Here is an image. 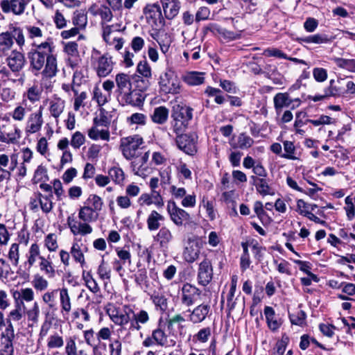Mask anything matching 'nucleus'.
<instances>
[{
	"label": "nucleus",
	"instance_id": "54",
	"mask_svg": "<svg viewBox=\"0 0 355 355\" xmlns=\"http://www.w3.org/2000/svg\"><path fill=\"white\" fill-rule=\"evenodd\" d=\"M300 42H304L306 44H322L327 43L328 42V39L326 36L315 34L313 35H309L307 37H304L298 39Z\"/></svg>",
	"mask_w": 355,
	"mask_h": 355
},
{
	"label": "nucleus",
	"instance_id": "12",
	"mask_svg": "<svg viewBox=\"0 0 355 355\" xmlns=\"http://www.w3.org/2000/svg\"><path fill=\"white\" fill-rule=\"evenodd\" d=\"M142 345L146 347H150L154 345L167 347L171 345L168 344L167 335L160 327L154 329L151 336L146 337L143 340Z\"/></svg>",
	"mask_w": 355,
	"mask_h": 355
},
{
	"label": "nucleus",
	"instance_id": "62",
	"mask_svg": "<svg viewBox=\"0 0 355 355\" xmlns=\"http://www.w3.org/2000/svg\"><path fill=\"white\" fill-rule=\"evenodd\" d=\"M83 279L85 282L88 289L93 293H97L100 291V288L96 281L93 278L92 275L88 272L86 275H83Z\"/></svg>",
	"mask_w": 355,
	"mask_h": 355
},
{
	"label": "nucleus",
	"instance_id": "49",
	"mask_svg": "<svg viewBox=\"0 0 355 355\" xmlns=\"http://www.w3.org/2000/svg\"><path fill=\"white\" fill-rule=\"evenodd\" d=\"M150 300L157 308L162 311H165L168 307L167 298L165 295L159 293H154L151 295Z\"/></svg>",
	"mask_w": 355,
	"mask_h": 355
},
{
	"label": "nucleus",
	"instance_id": "26",
	"mask_svg": "<svg viewBox=\"0 0 355 355\" xmlns=\"http://www.w3.org/2000/svg\"><path fill=\"white\" fill-rule=\"evenodd\" d=\"M94 208L90 206H84L82 207L78 214L80 220L84 222L90 223L96 218V214L94 209H101L102 203L101 201H94L93 203Z\"/></svg>",
	"mask_w": 355,
	"mask_h": 355
},
{
	"label": "nucleus",
	"instance_id": "23",
	"mask_svg": "<svg viewBox=\"0 0 355 355\" xmlns=\"http://www.w3.org/2000/svg\"><path fill=\"white\" fill-rule=\"evenodd\" d=\"M190 312L189 320L193 324L203 322L211 311V307L209 304H201L196 306Z\"/></svg>",
	"mask_w": 355,
	"mask_h": 355
},
{
	"label": "nucleus",
	"instance_id": "36",
	"mask_svg": "<svg viewBox=\"0 0 355 355\" xmlns=\"http://www.w3.org/2000/svg\"><path fill=\"white\" fill-rule=\"evenodd\" d=\"M254 144V139L246 133L239 135L236 141L231 142L230 146L234 148L247 149L250 148Z\"/></svg>",
	"mask_w": 355,
	"mask_h": 355
},
{
	"label": "nucleus",
	"instance_id": "6",
	"mask_svg": "<svg viewBox=\"0 0 355 355\" xmlns=\"http://www.w3.org/2000/svg\"><path fill=\"white\" fill-rule=\"evenodd\" d=\"M15 338L13 325H7L0 334V355H14L13 341Z\"/></svg>",
	"mask_w": 355,
	"mask_h": 355
},
{
	"label": "nucleus",
	"instance_id": "31",
	"mask_svg": "<svg viewBox=\"0 0 355 355\" xmlns=\"http://www.w3.org/2000/svg\"><path fill=\"white\" fill-rule=\"evenodd\" d=\"M26 306L21 302L15 303L14 309L8 314L7 324H12V322H18L24 318Z\"/></svg>",
	"mask_w": 355,
	"mask_h": 355
},
{
	"label": "nucleus",
	"instance_id": "55",
	"mask_svg": "<svg viewBox=\"0 0 355 355\" xmlns=\"http://www.w3.org/2000/svg\"><path fill=\"white\" fill-rule=\"evenodd\" d=\"M283 144L285 153L281 155L282 157L291 160L297 159V157L295 156V148L293 143L292 141H285Z\"/></svg>",
	"mask_w": 355,
	"mask_h": 355
},
{
	"label": "nucleus",
	"instance_id": "63",
	"mask_svg": "<svg viewBox=\"0 0 355 355\" xmlns=\"http://www.w3.org/2000/svg\"><path fill=\"white\" fill-rule=\"evenodd\" d=\"M109 176L117 184L123 182L125 178L123 170L119 167H113L109 170Z\"/></svg>",
	"mask_w": 355,
	"mask_h": 355
},
{
	"label": "nucleus",
	"instance_id": "38",
	"mask_svg": "<svg viewBox=\"0 0 355 355\" xmlns=\"http://www.w3.org/2000/svg\"><path fill=\"white\" fill-rule=\"evenodd\" d=\"M183 80L189 85H200L205 81V73L198 71H190L183 76Z\"/></svg>",
	"mask_w": 355,
	"mask_h": 355
},
{
	"label": "nucleus",
	"instance_id": "33",
	"mask_svg": "<svg viewBox=\"0 0 355 355\" xmlns=\"http://www.w3.org/2000/svg\"><path fill=\"white\" fill-rule=\"evenodd\" d=\"M13 45V36L10 33L6 31L0 33V55H7Z\"/></svg>",
	"mask_w": 355,
	"mask_h": 355
},
{
	"label": "nucleus",
	"instance_id": "3",
	"mask_svg": "<svg viewBox=\"0 0 355 355\" xmlns=\"http://www.w3.org/2000/svg\"><path fill=\"white\" fill-rule=\"evenodd\" d=\"M107 313L116 325L124 327L130 322L129 329L132 331H140L150 321L149 313L146 310L135 313L130 305H123L121 309L110 308Z\"/></svg>",
	"mask_w": 355,
	"mask_h": 355
},
{
	"label": "nucleus",
	"instance_id": "27",
	"mask_svg": "<svg viewBox=\"0 0 355 355\" xmlns=\"http://www.w3.org/2000/svg\"><path fill=\"white\" fill-rule=\"evenodd\" d=\"M20 138L21 130L16 125H14L8 132H0V141L6 144H17L19 142Z\"/></svg>",
	"mask_w": 355,
	"mask_h": 355
},
{
	"label": "nucleus",
	"instance_id": "39",
	"mask_svg": "<svg viewBox=\"0 0 355 355\" xmlns=\"http://www.w3.org/2000/svg\"><path fill=\"white\" fill-rule=\"evenodd\" d=\"M39 266L40 270L44 272L49 277H53L55 276V270L53 266L50 254H49L47 257L42 256V258H40Z\"/></svg>",
	"mask_w": 355,
	"mask_h": 355
},
{
	"label": "nucleus",
	"instance_id": "32",
	"mask_svg": "<svg viewBox=\"0 0 355 355\" xmlns=\"http://www.w3.org/2000/svg\"><path fill=\"white\" fill-rule=\"evenodd\" d=\"M12 297L15 300V303L21 302H31L34 300L35 294L34 291L31 288H21L17 291H15L12 293Z\"/></svg>",
	"mask_w": 355,
	"mask_h": 355
},
{
	"label": "nucleus",
	"instance_id": "18",
	"mask_svg": "<svg viewBox=\"0 0 355 355\" xmlns=\"http://www.w3.org/2000/svg\"><path fill=\"white\" fill-rule=\"evenodd\" d=\"M87 252V247L81 241V239H75L70 248V254L75 262L82 267L85 264V254Z\"/></svg>",
	"mask_w": 355,
	"mask_h": 355
},
{
	"label": "nucleus",
	"instance_id": "10",
	"mask_svg": "<svg viewBox=\"0 0 355 355\" xmlns=\"http://www.w3.org/2000/svg\"><path fill=\"white\" fill-rule=\"evenodd\" d=\"M146 21L151 27H157L162 21V10L157 3H148L143 8Z\"/></svg>",
	"mask_w": 355,
	"mask_h": 355
},
{
	"label": "nucleus",
	"instance_id": "61",
	"mask_svg": "<svg viewBox=\"0 0 355 355\" xmlns=\"http://www.w3.org/2000/svg\"><path fill=\"white\" fill-rule=\"evenodd\" d=\"M324 96L329 98L340 96L342 93V90L335 85V80L331 79L329 81V87L324 89Z\"/></svg>",
	"mask_w": 355,
	"mask_h": 355
},
{
	"label": "nucleus",
	"instance_id": "9",
	"mask_svg": "<svg viewBox=\"0 0 355 355\" xmlns=\"http://www.w3.org/2000/svg\"><path fill=\"white\" fill-rule=\"evenodd\" d=\"M148 158L149 151H146L140 156L132 159L131 168L135 175L145 178L151 173L152 169L148 164Z\"/></svg>",
	"mask_w": 355,
	"mask_h": 355
},
{
	"label": "nucleus",
	"instance_id": "51",
	"mask_svg": "<svg viewBox=\"0 0 355 355\" xmlns=\"http://www.w3.org/2000/svg\"><path fill=\"white\" fill-rule=\"evenodd\" d=\"M44 243L49 252H55L58 248V238L55 234L51 233L46 235Z\"/></svg>",
	"mask_w": 355,
	"mask_h": 355
},
{
	"label": "nucleus",
	"instance_id": "64",
	"mask_svg": "<svg viewBox=\"0 0 355 355\" xmlns=\"http://www.w3.org/2000/svg\"><path fill=\"white\" fill-rule=\"evenodd\" d=\"M8 258L11 261L13 266H17L19 260V245L13 243L11 245L9 252Z\"/></svg>",
	"mask_w": 355,
	"mask_h": 355
},
{
	"label": "nucleus",
	"instance_id": "25",
	"mask_svg": "<svg viewBox=\"0 0 355 355\" xmlns=\"http://www.w3.org/2000/svg\"><path fill=\"white\" fill-rule=\"evenodd\" d=\"M160 2L166 19H172L178 15L180 9L179 0H160Z\"/></svg>",
	"mask_w": 355,
	"mask_h": 355
},
{
	"label": "nucleus",
	"instance_id": "41",
	"mask_svg": "<svg viewBox=\"0 0 355 355\" xmlns=\"http://www.w3.org/2000/svg\"><path fill=\"white\" fill-rule=\"evenodd\" d=\"M40 314V309L39 304L35 302L33 306L26 311L29 327L37 325L39 322V317Z\"/></svg>",
	"mask_w": 355,
	"mask_h": 355
},
{
	"label": "nucleus",
	"instance_id": "13",
	"mask_svg": "<svg viewBox=\"0 0 355 355\" xmlns=\"http://www.w3.org/2000/svg\"><path fill=\"white\" fill-rule=\"evenodd\" d=\"M42 110L40 107L38 110L29 114L25 125V132L27 135L36 133L41 130L44 123Z\"/></svg>",
	"mask_w": 355,
	"mask_h": 355
},
{
	"label": "nucleus",
	"instance_id": "59",
	"mask_svg": "<svg viewBox=\"0 0 355 355\" xmlns=\"http://www.w3.org/2000/svg\"><path fill=\"white\" fill-rule=\"evenodd\" d=\"M255 187L257 191L263 196L266 195H272L274 193L272 189L269 187L266 178H261V180L259 181L258 184Z\"/></svg>",
	"mask_w": 355,
	"mask_h": 355
},
{
	"label": "nucleus",
	"instance_id": "19",
	"mask_svg": "<svg viewBox=\"0 0 355 355\" xmlns=\"http://www.w3.org/2000/svg\"><path fill=\"white\" fill-rule=\"evenodd\" d=\"M94 67L96 73L99 77H105L109 75L113 69V62L111 56L105 54L99 57L95 64Z\"/></svg>",
	"mask_w": 355,
	"mask_h": 355
},
{
	"label": "nucleus",
	"instance_id": "21",
	"mask_svg": "<svg viewBox=\"0 0 355 355\" xmlns=\"http://www.w3.org/2000/svg\"><path fill=\"white\" fill-rule=\"evenodd\" d=\"M274 108L277 115H280L284 108L291 107L292 98L287 92H279L273 97Z\"/></svg>",
	"mask_w": 355,
	"mask_h": 355
},
{
	"label": "nucleus",
	"instance_id": "2",
	"mask_svg": "<svg viewBox=\"0 0 355 355\" xmlns=\"http://www.w3.org/2000/svg\"><path fill=\"white\" fill-rule=\"evenodd\" d=\"M33 46L35 48L28 53L31 71L35 76L41 74L42 80L55 77L58 71V61L51 40L48 38L40 44L34 42Z\"/></svg>",
	"mask_w": 355,
	"mask_h": 355
},
{
	"label": "nucleus",
	"instance_id": "42",
	"mask_svg": "<svg viewBox=\"0 0 355 355\" xmlns=\"http://www.w3.org/2000/svg\"><path fill=\"white\" fill-rule=\"evenodd\" d=\"M76 74V73H74L73 83L71 85V89L76 96L74 99L73 108L76 111H78L81 106H84L83 101L87 98V93L85 92H82L80 94H78L77 87L79 86V85L76 84L75 83Z\"/></svg>",
	"mask_w": 355,
	"mask_h": 355
},
{
	"label": "nucleus",
	"instance_id": "17",
	"mask_svg": "<svg viewBox=\"0 0 355 355\" xmlns=\"http://www.w3.org/2000/svg\"><path fill=\"white\" fill-rule=\"evenodd\" d=\"M213 268L211 261L205 259L199 265L198 272V283L202 286L207 285L212 279Z\"/></svg>",
	"mask_w": 355,
	"mask_h": 355
},
{
	"label": "nucleus",
	"instance_id": "43",
	"mask_svg": "<svg viewBox=\"0 0 355 355\" xmlns=\"http://www.w3.org/2000/svg\"><path fill=\"white\" fill-rule=\"evenodd\" d=\"M103 38L107 44H111L112 39L111 36L117 32H120L122 29L121 28V24H114L112 25L103 24Z\"/></svg>",
	"mask_w": 355,
	"mask_h": 355
},
{
	"label": "nucleus",
	"instance_id": "8",
	"mask_svg": "<svg viewBox=\"0 0 355 355\" xmlns=\"http://www.w3.org/2000/svg\"><path fill=\"white\" fill-rule=\"evenodd\" d=\"M197 138L195 133H182L176 135L175 142L179 149L188 155H193L197 151Z\"/></svg>",
	"mask_w": 355,
	"mask_h": 355
},
{
	"label": "nucleus",
	"instance_id": "4",
	"mask_svg": "<svg viewBox=\"0 0 355 355\" xmlns=\"http://www.w3.org/2000/svg\"><path fill=\"white\" fill-rule=\"evenodd\" d=\"M158 85L160 92L167 94H176L180 90V81L171 68H166L158 77Z\"/></svg>",
	"mask_w": 355,
	"mask_h": 355
},
{
	"label": "nucleus",
	"instance_id": "52",
	"mask_svg": "<svg viewBox=\"0 0 355 355\" xmlns=\"http://www.w3.org/2000/svg\"><path fill=\"white\" fill-rule=\"evenodd\" d=\"M73 24L78 28H84L87 23L86 14L81 10H76L72 18Z\"/></svg>",
	"mask_w": 355,
	"mask_h": 355
},
{
	"label": "nucleus",
	"instance_id": "58",
	"mask_svg": "<svg viewBox=\"0 0 355 355\" xmlns=\"http://www.w3.org/2000/svg\"><path fill=\"white\" fill-rule=\"evenodd\" d=\"M171 127L176 135L183 133L188 128V125L185 124L184 121H180L176 118H171Z\"/></svg>",
	"mask_w": 355,
	"mask_h": 355
},
{
	"label": "nucleus",
	"instance_id": "28",
	"mask_svg": "<svg viewBox=\"0 0 355 355\" xmlns=\"http://www.w3.org/2000/svg\"><path fill=\"white\" fill-rule=\"evenodd\" d=\"M155 240L159 243L162 249L167 250L170 243L173 240V236L168 228L162 227L155 236Z\"/></svg>",
	"mask_w": 355,
	"mask_h": 355
},
{
	"label": "nucleus",
	"instance_id": "15",
	"mask_svg": "<svg viewBox=\"0 0 355 355\" xmlns=\"http://www.w3.org/2000/svg\"><path fill=\"white\" fill-rule=\"evenodd\" d=\"M67 224L73 235L85 236L92 232V227L87 222L78 220L73 215L67 218Z\"/></svg>",
	"mask_w": 355,
	"mask_h": 355
},
{
	"label": "nucleus",
	"instance_id": "35",
	"mask_svg": "<svg viewBox=\"0 0 355 355\" xmlns=\"http://www.w3.org/2000/svg\"><path fill=\"white\" fill-rule=\"evenodd\" d=\"M49 111L52 116L58 119L63 112L65 102L60 97L54 96L49 103Z\"/></svg>",
	"mask_w": 355,
	"mask_h": 355
},
{
	"label": "nucleus",
	"instance_id": "60",
	"mask_svg": "<svg viewBox=\"0 0 355 355\" xmlns=\"http://www.w3.org/2000/svg\"><path fill=\"white\" fill-rule=\"evenodd\" d=\"M211 26L214 28V30L216 31L223 37L227 38L230 40H236V39L239 38V37H240L239 33L228 31L225 28H222L216 24H213V25H211Z\"/></svg>",
	"mask_w": 355,
	"mask_h": 355
},
{
	"label": "nucleus",
	"instance_id": "1",
	"mask_svg": "<svg viewBox=\"0 0 355 355\" xmlns=\"http://www.w3.org/2000/svg\"><path fill=\"white\" fill-rule=\"evenodd\" d=\"M114 94L118 102L123 106L139 107L143 105V92L150 86L148 80L138 75H130L120 72L115 76Z\"/></svg>",
	"mask_w": 355,
	"mask_h": 355
},
{
	"label": "nucleus",
	"instance_id": "20",
	"mask_svg": "<svg viewBox=\"0 0 355 355\" xmlns=\"http://www.w3.org/2000/svg\"><path fill=\"white\" fill-rule=\"evenodd\" d=\"M59 301L60 306V314L62 318L69 320V313L71 311V300L67 288L59 289Z\"/></svg>",
	"mask_w": 355,
	"mask_h": 355
},
{
	"label": "nucleus",
	"instance_id": "56",
	"mask_svg": "<svg viewBox=\"0 0 355 355\" xmlns=\"http://www.w3.org/2000/svg\"><path fill=\"white\" fill-rule=\"evenodd\" d=\"M137 72L141 75V78L149 81L152 76L151 68L146 61L139 62L137 67Z\"/></svg>",
	"mask_w": 355,
	"mask_h": 355
},
{
	"label": "nucleus",
	"instance_id": "48",
	"mask_svg": "<svg viewBox=\"0 0 355 355\" xmlns=\"http://www.w3.org/2000/svg\"><path fill=\"white\" fill-rule=\"evenodd\" d=\"M64 345V340L62 336L58 333L50 335L46 341V347L49 349H60Z\"/></svg>",
	"mask_w": 355,
	"mask_h": 355
},
{
	"label": "nucleus",
	"instance_id": "45",
	"mask_svg": "<svg viewBox=\"0 0 355 355\" xmlns=\"http://www.w3.org/2000/svg\"><path fill=\"white\" fill-rule=\"evenodd\" d=\"M297 211L301 215L304 216H306L313 211L316 214L319 213L318 206L315 204L309 203L307 201H297Z\"/></svg>",
	"mask_w": 355,
	"mask_h": 355
},
{
	"label": "nucleus",
	"instance_id": "57",
	"mask_svg": "<svg viewBox=\"0 0 355 355\" xmlns=\"http://www.w3.org/2000/svg\"><path fill=\"white\" fill-rule=\"evenodd\" d=\"M58 291H59V290H53L51 291L46 292L42 297V301L48 305L50 309H57L55 304V299Z\"/></svg>",
	"mask_w": 355,
	"mask_h": 355
},
{
	"label": "nucleus",
	"instance_id": "14",
	"mask_svg": "<svg viewBox=\"0 0 355 355\" xmlns=\"http://www.w3.org/2000/svg\"><path fill=\"white\" fill-rule=\"evenodd\" d=\"M6 62L10 69L15 72V76H20L21 71L26 64V59L24 55L17 51H12L6 58Z\"/></svg>",
	"mask_w": 355,
	"mask_h": 355
},
{
	"label": "nucleus",
	"instance_id": "24",
	"mask_svg": "<svg viewBox=\"0 0 355 355\" xmlns=\"http://www.w3.org/2000/svg\"><path fill=\"white\" fill-rule=\"evenodd\" d=\"M168 211L171 220L177 225H181L183 220H187L189 218L188 214L183 209L178 207L174 201L168 202Z\"/></svg>",
	"mask_w": 355,
	"mask_h": 355
},
{
	"label": "nucleus",
	"instance_id": "7",
	"mask_svg": "<svg viewBox=\"0 0 355 355\" xmlns=\"http://www.w3.org/2000/svg\"><path fill=\"white\" fill-rule=\"evenodd\" d=\"M180 295L181 304L186 306H191L200 300L201 291L195 286L186 283L183 284Z\"/></svg>",
	"mask_w": 355,
	"mask_h": 355
},
{
	"label": "nucleus",
	"instance_id": "46",
	"mask_svg": "<svg viewBox=\"0 0 355 355\" xmlns=\"http://www.w3.org/2000/svg\"><path fill=\"white\" fill-rule=\"evenodd\" d=\"M332 60L340 69L355 73V59H345L342 58H333Z\"/></svg>",
	"mask_w": 355,
	"mask_h": 355
},
{
	"label": "nucleus",
	"instance_id": "37",
	"mask_svg": "<svg viewBox=\"0 0 355 355\" xmlns=\"http://www.w3.org/2000/svg\"><path fill=\"white\" fill-rule=\"evenodd\" d=\"M43 89L42 87L37 84H34L28 87L26 92L24 94V98H26L32 103H35L40 101Z\"/></svg>",
	"mask_w": 355,
	"mask_h": 355
},
{
	"label": "nucleus",
	"instance_id": "40",
	"mask_svg": "<svg viewBox=\"0 0 355 355\" xmlns=\"http://www.w3.org/2000/svg\"><path fill=\"white\" fill-rule=\"evenodd\" d=\"M168 110L166 107H157L154 110L151 119L157 124H164L168 119Z\"/></svg>",
	"mask_w": 355,
	"mask_h": 355
},
{
	"label": "nucleus",
	"instance_id": "5",
	"mask_svg": "<svg viewBox=\"0 0 355 355\" xmlns=\"http://www.w3.org/2000/svg\"><path fill=\"white\" fill-rule=\"evenodd\" d=\"M143 143L139 135L124 137L121 139L120 149L126 159H132L145 153L141 147Z\"/></svg>",
	"mask_w": 355,
	"mask_h": 355
},
{
	"label": "nucleus",
	"instance_id": "22",
	"mask_svg": "<svg viewBox=\"0 0 355 355\" xmlns=\"http://www.w3.org/2000/svg\"><path fill=\"white\" fill-rule=\"evenodd\" d=\"M193 108L187 105H177L173 106L171 118H176L189 125L193 119Z\"/></svg>",
	"mask_w": 355,
	"mask_h": 355
},
{
	"label": "nucleus",
	"instance_id": "47",
	"mask_svg": "<svg viewBox=\"0 0 355 355\" xmlns=\"http://www.w3.org/2000/svg\"><path fill=\"white\" fill-rule=\"evenodd\" d=\"M95 125L88 130V136L93 140L101 139L108 141L110 139V132L108 130H98Z\"/></svg>",
	"mask_w": 355,
	"mask_h": 355
},
{
	"label": "nucleus",
	"instance_id": "30",
	"mask_svg": "<svg viewBox=\"0 0 355 355\" xmlns=\"http://www.w3.org/2000/svg\"><path fill=\"white\" fill-rule=\"evenodd\" d=\"M42 257L39 245L37 243H33L31 245L26 254V261L25 265H27L28 268H31L35 264L37 260L40 261Z\"/></svg>",
	"mask_w": 355,
	"mask_h": 355
},
{
	"label": "nucleus",
	"instance_id": "16",
	"mask_svg": "<svg viewBox=\"0 0 355 355\" xmlns=\"http://www.w3.org/2000/svg\"><path fill=\"white\" fill-rule=\"evenodd\" d=\"M200 242L197 239H189L183 251L184 259L188 263H193L199 257Z\"/></svg>",
	"mask_w": 355,
	"mask_h": 355
},
{
	"label": "nucleus",
	"instance_id": "34",
	"mask_svg": "<svg viewBox=\"0 0 355 355\" xmlns=\"http://www.w3.org/2000/svg\"><path fill=\"white\" fill-rule=\"evenodd\" d=\"M264 314L269 329L272 331H277L282 325V322L276 318L275 312L273 308L268 306H265Z\"/></svg>",
	"mask_w": 355,
	"mask_h": 355
},
{
	"label": "nucleus",
	"instance_id": "44",
	"mask_svg": "<svg viewBox=\"0 0 355 355\" xmlns=\"http://www.w3.org/2000/svg\"><path fill=\"white\" fill-rule=\"evenodd\" d=\"M164 216L156 211H153L147 218V226L150 231H155L160 227V221H163Z\"/></svg>",
	"mask_w": 355,
	"mask_h": 355
},
{
	"label": "nucleus",
	"instance_id": "50",
	"mask_svg": "<svg viewBox=\"0 0 355 355\" xmlns=\"http://www.w3.org/2000/svg\"><path fill=\"white\" fill-rule=\"evenodd\" d=\"M15 76V72L12 71L9 68H6V67H2L0 69V78L3 80H11L12 83L19 82L22 84L24 81V75L20 76L18 79H15L13 78Z\"/></svg>",
	"mask_w": 355,
	"mask_h": 355
},
{
	"label": "nucleus",
	"instance_id": "53",
	"mask_svg": "<svg viewBox=\"0 0 355 355\" xmlns=\"http://www.w3.org/2000/svg\"><path fill=\"white\" fill-rule=\"evenodd\" d=\"M13 274L10 264L3 259H0V279L7 280Z\"/></svg>",
	"mask_w": 355,
	"mask_h": 355
},
{
	"label": "nucleus",
	"instance_id": "11",
	"mask_svg": "<svg viewBox=\"0 0 355 355\" xmlns=\"http://www.w3.org/2000/svg\"><path fill=\"white\" fill-rule=\"evenodd\" d=\"M32 0H1L0 7L4 13H12L15 15H23L27 6Z\"/></svg>",
	"mask_w": 355,
	"mask_h": 355
},
{
	"label": "nucleus",
	"instance_id": "29",
	"mask_svg": "<svg viewBox=\"0 0 355 355\" xmlns=\"http://www.w3.org/2000/svg\"><path fill=\"white\" fill-rule=\"evenodd\" d=\"M89 11L94 16L99 15L101 17L102 26L103 24H105V23L110 22L113 17L110 8L105 6L98 7L94 5L89 8Z\"/></svg>",
	"mask_w": 355,
	"mask_h": 355
}]
</instances>
